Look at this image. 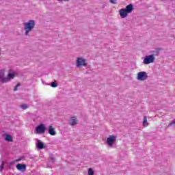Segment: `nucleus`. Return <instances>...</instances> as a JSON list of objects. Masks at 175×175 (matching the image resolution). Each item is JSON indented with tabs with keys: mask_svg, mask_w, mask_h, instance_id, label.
<instances>
[{
	"mask_svg": "<svg viewBox=\"0 0 175 175\" xmlns=\"http://www.w3.org/2000/svg\"><path fill=\"white\" fill-rule=\"evenodd\" d=\"M24 31L25 36H29V32H32L33 28H35V21L29 20L27 22L23 23Z\"/></svg>",
	"mask_w": 175,
	"mask_h": 175,
	"instance_id": "obj_1",
	"label": "nucleus"
},
{
	"mask_svg": "<svg viewBox=\"0 0 175 175\" xmlns=\"http://www.w3.org/2000/svg\"><path fill=\"white\" fill-rule=\"evenodd\" d=\"M46 132V124H40L36 128L35 133L37 135H43Z\"/></svg>",
	"mask_w": 175,
	"mask_h": 175,
	"instance_id": "obj_4",
	"label": "nucleus"
},
{
	"mask_svg": "<svg viewBox=\"0 0 175 175\" xmlns=\"http://www.w3.org/2000/svg\"><path fill=\"white\" fill-rule=\"evenodd\" d=\"M51 87H53V88H55V87H58V83H55V82H53L51 84Z\"/></svg>",
	"mask_w": 175,
	"mask_h": 175,
	"instance_id": "obj_17",
	"label": "nucleus"
},
{
	"mask_svg": "<svg viewBox=\"0 0 175 175\" xmlns=\"http://www.w3.org/2000/svg\"><path fill=\"white\" fill-rule=\"evenodd\" d=\"M155 61V56L154 55H150L145 57L143 64L144 65H149V64H152Z\"/></svg>",
	"mask_w": 175,
	"mask_h": 175,
	"instance_id": "obj_6",
	"label": "nucleus"
},
{
	"mask_svg": "<svg viewBox=\"0 0 175 175\" xmlns=\"http://www.w3.org/2000/svg\"><path fill=\"white\" fill-rule=\"evenodd\" d=\"M87 65V59L83 57H77L76 60L77 68H81V66H85Z\"/></svg>",
	"mask_w": 175,
	"mask_h": 175,
	"instance_id": "obj_5",
	"label": "nucleus"
},
{
	"mask_svg": "<svg viewBox=\"0 0 175 175\" xmlns=\"http://www.w3.org/2000/svg\"><path fill=\"white\" fill-rule=\"evenodd\" d=\"M58 2H64V1H68V0H57Z\"/></svg>",
	"mask_w": 175,
	"mask_h": 175,
	"instance_id": "obj_23",
	"label": "nucleus"
},
{
	"mask_svg": "<svg viewBox=\"0 0 175 175\" xmlns=\"http://www.w3.org/2000/svg\"><path fill=\"white\" fill-rule=\"evenodd\" d=\"M161 1H166V0H161Z\"/></svg>",
	"mask_w": 175,
	"mask_h": 175,
	"instance_id": "obj_24",
	"label": "nucleus"
},
{
	"mask_svg": "<svg viewBox=\"0 0 175 175\" xmlns=\"http://www.w3.org/2000/svg\"><path fill=\"white\" fill-rule=\"evenodd\" d=\"M133 10V5L129 4L127 6H126V8H122L120 10L119 13L120 15V17L122 18H125L126 17H128V14L132 13V11Z\"/></svg>",
	"mask_w": 175,
	"mask_h": 175,
	"instance_id": "obj_3",
	"label": "nucleus"
},
{
	"mask_svg": "<svg viewBox=\"0 0 175 175\" xmlns=\"http://www.w3.org/2000/svg\"><path fill=\"white\" fill-rule=\"evenodd\" d=\"M5 140H6V142L13 141V137L11 135H9L8 134H5Z\"/></svg>",
	"mask_w": 175,
	"mask_h": 175,
	"instance_id": "obj_13",
	"label": "nucleus"
},
{
	"mask_svg": "<svg viewBox=\"0 0 175 175\" xmlns=\"http://www.w3.org/2000/svg\"><path fill=\"white\" fill-rule=\"evenodd\" d=\"M37 147L39 150H43V148H46V146L44 143L42 142L40 139L37 141Z\"/></svg>",
	"mask_w": 175,
	"mask_h": 175,
	"instance_id": "obj_10",
	"label": "nucleus"
},
{
	"mask_svg": "<svg viewBox=\"0 0 175 175\" xmlns=\"http://www.w3.org/2000/svg\"><path fill=\"white\" fill-rule=\"evenodd\" d=\"M69 124L71 125V126H75V125H77V120L76 118L72 117L69 120Z\"/></svg>",
	"mask_w": 175,
	"mask_h": 175,
	"instance_id": "obj_11",
	"label": "nucleus"
},
{
	"mask_svg": "<svg viewBox=\"0 0 175 175\" xmlns=\"http://www.w3.org/2000/svg\"><path fill=\"white\" fill-rule=\"evenodd\" d=\"M4 166H5V163H3V161H2V163L0 165V172H2V170H3Z\"/></svg>",
	"mask_w": 175,
	"mask_h": 175,
	"instance_id": "obj_18",
	"label": "nucleus"
},
{
	"mask_svg": "<svg viewBox=\"0 0 175 175\" xmlns=\"http://www.w3.org/2000/svg\"><path fill=\"white\" fill-rule=\"evenodd\" d=\"M143 126L147 127L148 126V122H147V116H144Z\"/></svg>",
	"mask_w": 175,
	"mask_h": 175,
	"instance_id": "obj_14",
	"label": "nucleus"
},
{
	"mask_svg": "<svg viewBox=\"0 0 175 175\" xmlns=\"http://www.w3.org/2000/svg\"><path fill=\"white\" fill-rule=\"evenodd\" d=\"M16 169L18 170H21V172H24V170H25V169H27V167L25 166V165L18 164V165H16Z\"/></svg>",
	"mask_w": 175,
	"mask_h": 175,
	"instance_id": "obj_12",
	"label": "nucleus"
},
{
	"mask_svg": "<svg viewBox=\"0 0 175 175\" xmlns=\"http://www.w3.org/2000/svg\"><path fill=\"white\" fill-rule=\"evenodd\" d=\"M109 2L113 5H116V3H117V0H109Z\"/></svg>",
	"mask_w": 175,
	"mask_h": 175,
	"instance_id": "obj_19",
	"label": "nucleus"
},
{
	"mask_svg": "<svg viewBox=\"0 0 175 175\" xmlns=\"http://www.w3.org/2000/svg\"><path fill=\"white\" fill-rule=\"evenodd\" d=\"M88 175H94V170H92V168H89Z\"/></svg>",
	"mask_w": 175,
	"mask_h": 175,
	"instance_id": "obj_16",
	"label": "nucleus"
},
{
	"mask_svg": "<svg viewBox=\"0 0 175 175\" xmlns=\"http://www.w3.org/2000/svg\"><path fill=\"white\" fill-rule=\"evenodd\" d=\"M51 162L52 163H55V159H54V157H51Z\"/></svg>",
	"mask_w": 175,
	"mask_h": 175,
	"instance_id": "obj_22",
	"label": "nucleus"
},
{
	"mask_svg": "<svg viewBox=\"0 0 175 175\" xmlns=\"http://www.w3.org/2000/svg\"><path fill=\"white\" fill-rule=\"evenodd\" d=\"M116 137L114 135H109L107 139V144L109 147H113L114 143H116Z\"/></svg>",
	"mask_w": 175,
	"mask_h": 175,
	"instance_id": "obj_8",
	"label": "nucleus"
},
{
	"mask_svg": "<svg viewBox=\"0 0 175 175\" xmlns=\"http://www.w3.org/2000/svg\"><path fill=\"white\" fill-rule=\"evenodd\" d=\"M18 87H20V83H18L15 88H14V91H17V88H18Z\"/></svg>",
	"mask_w": 175,
	"mask_h": 175,
	"instance_id": "obj_21",
	"label": "nucleus"
},
{
	"mask_svg": "<svg viewBox=\"0 0 175 175\" xmlns=\"http://www.w3.org/2000/svg\"><path fill=\"white\" fill-rule=\"evenodd\" d=\"M21 108L23 110H26V109H28V105L27 104H23L21 105Z\"/></svg>",
	"mask_w": 175,
	"mask_h": 175,
	"instance_id": "obj_15",
	"label": "nucleus"
},
{
	"mask_svg": "<svg viewBox=\"0 0 175 175\" xmlns=\"http://www.w3.org/2000/svg\"><path fill=\"white\" fill-rule=\"evenodd\" d=\"M147 79H148V75L145 71H141L137 73V80L144 81V80H147Z\"/></svg>",
	"mask_w": 175,
	"mask_h": 175,
	"instance_id": "obj_7",
	"label": "nucleus"
},
{
	"mask_svg": "<svg viewBox=\"0 0 175 175\" xmlns=\"http://www.w3.org/2000/svg\"><path fill=\"white\" fill-rule=\"evenodd\" d=\"M172 125H175V120H173L168 124V126H172Z\"/></svg>",
	"mask_w": 175,
	"mask_h": 175,
	"instance_id": "obj_20",
	"label": "nucleus"
},
{
	"mask_svg": "<svg viewBox=\"0 0 175 175\" xmlns=\"http://www.w3.org/2000/svg\"><path fill=\"white\" fill-rule=\"evenodd\" d=\"M17 76V73L16 72H9L7 77H5V74L3 72H0V81L1 83H8L10 81V80L14 79Z\"/></svg>",
	"mask_w": 175,
	"mask_h": 175,
	"instance_id": "obj_2",
	"label": "nucleus"
},
{
	"mask_svg": "<svg viewBox=\"0 0 175 175\" xmlns=\"http://www.w3.org/2000/svg\"><path fill=\"white\" fill-rule=\"evenodd\" d=\"M48 133L51 135V136H55L57 135V131H55V129L53 125H50L48 128Z\"/></svg>",
	"mask_w": 175,
	"mask_h": 175,
	"instance_id": "obj_9",
	"label": "nucleus"
}]
</instances>
